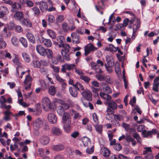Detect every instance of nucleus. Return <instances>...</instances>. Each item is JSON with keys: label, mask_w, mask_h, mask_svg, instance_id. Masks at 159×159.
Returning <instances> with one entry per match:
<instances>
[{"label": "nucleus", "mask_w": 159, "mask_h": 159, "mask_svg": "<svg viewBox=\"0 0 159 159\" xmlns=\"http://www.w3.org/2000/svg\"><path fill=\"white\" fill-rule=\"evenodd\" d=\"M144 128V126L143 125H140L137 127V130L138 132H141L142 131V134L143 135V137L147 138L149 136L152 137L153 135H155L157 133V130L155 129H152L151 131H147L146 130L143 129Z\"/></svg>", "instance_id": "f257e3e1"}, {"label": "nucleus", "mask_w": 159, "mask_h": 159, "mask_svg": "<svg viewBox=\"0 0 159 159\" xmlns=\"http://www.w3.org/2000/svg\"><path fill=\"white\" fill-rule=\"evenodd\" d=\"M42 102L43 108L45 111H48L52 108V106L48 98H43L42 99Z\"/></svg>", "instance_id": "f03ea898"}, {"label": "nucleus", "mask_w": 159, "mask_h": 159, "mask_svg": "<svg viewBox=\"0 0 159 159\" xmlns=\"http://www.w3.org/2000/svg\"><path fill=\"white\" fill-rule=\"evenodd\" d=\"M32 80L33 78L29 74L25 76V80L23 82L24 85L25 89H29L31 88Z\"/></svg>", "instance_id": "7ed1b4c3"}, {"label": "nucleus", "mask_w": 159, "mask_h": 159, "mask_svg": "<svg viewBox=\"0 0 159 159\" xmlns=\"http://www.w3.org/2000/svg\"><path fill=\"white\" fill-rule=\"evenodd\" d=\"M97 48L94 47L91 43H89L84 47V53L85 56H87L91 52H93L97 50Z\"/></svg>", "instance_id": "20e7f679"}, {"label": "nucleus", "mask_w": 159, "mask_h": 159, "mask_svg": "<svg viewBox=\"0 0 159 159\" xmlns=\"http://www.w3.org/2000/svg\"><path fill=\"white\" fill-rule=\"evenodd\" d=\"M14 58L13 59V62L14 64L18 66L16 68L17 74L18 75L19 74V70L21 69V67L20 66V62L18 57L17 55L15 54Z\"/></svg>", "instance_id": "39448f33"}, {"label": "nucleus", "mask_w": 159, "mask_h": 159, "mask_svg": "<svg viewBox=\"0 0 159 159\" xmlns=\"http://www.w3.org/2000/svg\"><path fill=\"white\" fill-rule=\"evenodd\" d=\"M81 94L83 98L87 100L90 101L92 100V94L91 92L88 90H84L81 93Z\"/></svg>", "instance_id": "423d86ee"}, {"label": "nucleus", "mask_w": 159, "mask_h": 159, "mask_svg": "<svg viewBox=\"0 0 159 159\" xmlns=\"http://www.w3.org/2000/svg\"><path fill=\"white\" fill-rule=\"evenodd\" d=\"M9 12L7 8L5 6L0 7V18H2L7 15Z\"/></svg>", "instance_id": "0eeeda50"}, {"label": "nucleus", "mask_w": 159, "mask_h": 159, "mask_svg": "<svg viewBox=\"0 0 159 159\" xmlns=\"http://www.w3.org/2000/svg\"><path fill=\"white\" fill-rule=\"evenodd\" d=\"M47 118L48 121L52 124H55L57 122V118L56 115L53 113L48 114Z\"/></svg>", "instance_id": "6e6552de"}, {"label": "nucleus", "mask_w": 159, "mask_h": 159, "mask_svg": "<svg viewBox=\"0 0 159 159\" xmlns=\"http://www.w3.org/2000/svg\"><path fill=\"white\" fill-rule=\"evenodd\" d=\"M101 85L102 87L103 91L107 93L110 94L112 93V91L110 87L104 82H102Z\"/></svg>", "instance_id": "1a4fd4ad"}, {"label": "nucleus", "mask_w": 159, "mask_h": 159, "mask_svg": "<svg viewBox=\"0 0 159 159\" xmlns=\"http://www.w3.org/2000/svg\"><path fill=\"white\" fill-rule=\"evenodd\" d=\"M43 121L42 119L38 118L33 122V125L36 128H39L42 126Z\"/></svg>", "instance_id": "9d476101"}, {"label": "nucleus", "mask_w": 159, "mask_h": 159, "mask_svg": "<svg viewBox=\"0 0 159 159\" xmlns=\"http://www.w3.org/2000/svg\"><path fill=\"white\" fill-rule=\"evenodd\" d=\"M41 41L46 47L49 48L52 45V43L51 41L48 39H46L42 37L41 39Z\"/></svg>", "instance_id": "9b49d317"}, {"label": "nucleus", "mask_w": 159, "mask_h": 159, "mask_svg": "<svg viewBox=\"0 0 159 159\" xmlns=\"http://www.w3.org/2000/svg\"><path fill=\"white\" fill-rule=\"evenodd\" d=\"M11 11L13 12H16L20 10L21 7V5L18 2H14L11 5Z\"/></svg>", "instance_id": "f8f14e48"}, {"label": "nucleus", "mask_w": 159, "mask_h": 159, "mask_svg": "<svg viewBox=\"0 0 159 159\" xmlns=\"http://www.w3.org/2000/svg\"><path fill=\"white\" fill-rule=\"evenodd\" d=\"M39 8L42 12H44L47 10L48 9V5L46 2L43 1H40L39 2Z\"/></svg>", "instance_id": "ddd939ff"}, {"label": "nucleus", "mask_w": 159, "mask_h": 159, "mask_svg": "<svg viewBox=\"0 0 159 159\" xmlns=\"http://www.w3.org/2000/svg\"><path fill=\"white\" fill-rule=\"evenodd\" d=\"M46 48H45L42 46L40 45H37L36 47L37 52L41 56H43L44 55Z\"/></svg>", "instance_id": "4468645a"}, {"label": "nucleus", "mask_w": 159, "mask_h": 159, "mask_svg": "<svg viewBox=\"0 0 159 159\" xmlns=\"http://www.w3.org/2000/svg\"><path fill=\"white\" fill-rule=\"evenodd\" d=\"M71 36L72 39L73 43H80L79 35L77 34L75 32H73L71 34Z\"/></svg>", "instance_id": "2eb2a0df"}, {"label": "nucleus", "mask_w": 159, "mask_h": 159, "mask_svg": "<svg viewBox=\"0 0 159 159\" xmlns=\"http://www.w3.org/2000/svg\"><path fill=\"white\" fill-rule=\"evenodd\" d=\"M52 134L55 136H59L61 134V130L58 127H53L52 129Z\"/></svg>", "instance_id": "dca6fc26"}, {"label": "nucleus", "mask_w": 159, "mask_h": 159, "mask_svg": "<svg viewBox=\"0 0 159 159\" xmlns=\"http://www.w3.org/2000/svg\"><path fill=\"white\" fill-rule=\"evenodd\" d=\"M50 139L48 136L46 135L42 136L40 139V143L43 145H46L49 142Z\"/></svg>", "instance_id": "f3484780"}, {"label": "nucleus", "mask_w": 159, "mask_h": 159, "mask_svg": "<svg viewBox=\"0 0 159 159\" xmlns=\"http://www.w3.org/2000/svg\"><path fill=\"white\" fill-rule=\"evenodd\" d=\"M52 148L54 151H59L63 150L64 148V146L62 144L53 145L52 146Z\"/></svg>", "instance_id": "a211bd4d"}, {"label": "nucleus", "mask_w": 159, "mask_h": 159, "mask_svg": "<svg viewBox=\"0 0 159 159\" xmlns=\"http://www.w3.org/2000/svg\"><path fill=\"white\" fill-rule=\"evenodd\" d=\"M100 95L102 99L107 101V102L109 101L111 99V96L110 95L102 92L100 93Z\"/></svg>", "instance_id": "6ab92c4d"}, {"label": "nucleus", "mask_w": 159, "mask_h": 159, "mask_svg": "<svg viewBox=\"0 0 159 159\" xmlns=\"http://www.w3.org/2000/svg\"><path fill=\"white\" fill-rule=\"evenodd\" d=\"M46 56L49 59L52 58L53 56V52L50 49L46 48L44 55V54L43 57Z\"/></svg>", "instance_id": "aec40b11"}, {"label": "nucleus", "mask_w": 159, "mask_h": 159, "mask_svg": "<svg viewBox=\"0 0 159 159\" xmlns=\"http://www.w3.org/2000/svg\"><path fill=\"white\" fill-rule=\"evenodd\" d=\"M69 91L71 95L73 97L77 98L78 96V93L76 88L72 87L69 88Z\"/></svg>", "instance_id": "412c9836"}, {"label": "nucleus", "mask_w": 159, "mask_h": 159, "mask_svg": "<svg viewBox=\"0 0 159 159\" xmlns=\"http://www.w3.org/2000/svg\"><path fill=\"white\" fill-rule=\"evenodd\" d=\"M21 24L28 27H31L32 26V24L31 21L29 20L24 18L21 21Z\"/></svg>", "instance_id": "4be33fe9"}, {"label": "nucleus", "mask_w": 159, "mask_h": 159, "mask_svg": "<svg viewBox=\"0 0 159 159\" xmlns=\"http://www.w3.org/2000/svg\"><path fill=\"white\" fill-rule=\"evenodd\" d=\"M26 36L29 41L32 43L35 42V38L34 35L30 32H28L26 34Z\"/></svg>", "instance_id": "5701e85b"}, {"label": "nucleus", "mask_w": 159, "mask_h": 159, "mask_svg": "<svg viewBox=\"0 0 159 159\" xmlns=\"http://www.w3.org/2000/svg\"><path fill=\"white\" fill-rule=\"evenodd\" d=\"M102 153L105 157H108L110 154L109 150L107 148L104 147L102 148Z\"/></svg>", "instance_id": "b1692460"}, {"label": "nucleus", "mask_w": 159, "mask_h": 159, "mask_svg": "<svg viewBox=\"0 0 159 159\" xmlns=\"http://www.w3.org/2000/svg\"><path fill=\"white\" fill-rule=\"evenodd\" d=\"M108 107L111 108L113 109H116L117 108V106L116 104L113 101H109L107 102Z\"/></svg>", "instance_id": "393cba45"}, {"label": "nucleus", "mask_w": 159, "mask_h": 159, "mask_svg": "<svg viewBox=\"0 0 159 159\" xmlns=\"http://www.w3.org/2000/svg\"><path fill=\"white\" fill-rule=\"evenodd\" d=\"M31 10L34 16L37 17L40 14V10L39 8L37 7H34L31 8Z\"/></svg>", "instance_id": "a878e982"}, {"label": "nucleus", "mask_w": 159, "mask_h": 159, "mask_svg": "<svg viewBox=\"0 0 159 159\" xmlns=\"http://www.w3.org/2000/svg\"><path fill=\"white\" fill-rule=\"evenodd\" d=\"M70 115L67 112H65L63 114L62 117V121L63 123H67L70 121Z\"/></svg>", "instance_id": "bb28decb"}, {"label": "nucleus", "mask_w": 159, "mask_h": 159, "mask_svg": "<svg viewBox=\"0 0 159 159\" xmlns=\"http://www.w3.org/2000/svg\"><path fill=\"white\" fill-rule=\"evenodd\" d=\"M70 112L71 116H72L74 119H77L80 118L81 116L78 112L74 110H70Z\"/></svg>", "instance_id": "cd10ccee"}, {"label": "nucleus", "mask_w": 159, "mask_h": 159, "mask_svg": "<svg viewBox=\"0 0 159 159\" xmlns=\"http://www.w3.org/2000/svg\"><path fill=\"white\" fill-rule=\"evenodd\" d=\"M15 18L17 20H20L24 16V14L22 12H17L14 15Z\"/></svg>", "instance_id": "c85d7f7f"}, {"label": "nucleus", "mask_w": 159, "mask_h": 159, "mask_svg": "<svg viewBox=\"0 0 159 159\" xmlns=\"http://www.w3.org/2000/svg\"><path fill=\"white\" fill-rule=\"evenodd\" d=\"M73 87L79 91H84V86L80 83H76L74 85H73Z\"/></svg>", "instance_id": "c756f323"}, {"label": "nucleus", "mask_w": 159, "mask_h": 159, "mask_svg": "<svg viewBox=\"0 0 159 159\" xmlns=\"http://www.w3.org/2000/svg\"><path fill=\"white\" fill-rule=\"evenodd\" d=\"M118 48V47H115L112 44H110L109 45V47H106L105 50L107 51L116 52L117 51Z\"/></svg>", "instance_id": "7c9ffc66"}, {"label": "nucleus", "mask_w": 159, "mask_h": 159, "mask_svg": "<svg viewBox=\"0 0 159 159\" xmlns=\"http://www.w3.org/2000/svg\"><path fill=\"white\" fill-rule=\"evenodd\" d=\"M56 92V88L54 86H51L48 89V92L52 96L55 95Z\"/></svg>", "instance_id": "2f4dec72"}, {"label": "nucleus", "mask_w": 159, "mask_h": 159, "mask_svg": "<svg viewBox=\"0 0 159 159\" xmlns=\"http://www.w3.org/2000/svg\"><path fill=\"white\" fill-rule=\"evenodd\" d=\"M71 49L70 45L67 44L65 43L64 45L63 49H62L61 52H69Z\"/></svg>", "instance_id": "473e14b6"}, {"label": "nucleus", "mask_w": 159, "mask_h": 159, "mask_svg": "<svg viewBox=\"0 0 159 159\" xmlns=\"http://www.w3.org/2000/svg\"><path fill=\"white\" fill-rule=\"evenodd\" d=\"M107 75H104L97 74L96 75V77L98 80L100 81H105Z\"/></svg>", "instance_id": "72a5a7b5"}, {"label": "nucleus", "mask_w": 159, "mask_h": 159, "mask_svg": "<svg viewBox=\"0 0 159 159\" xmlns=\"http://www.w3.org/2000/svg\"><path fill=\"white\" fill-rule=\"evenodd\" d=\"M19 41L24 47L27 48L28 47L27 41L25 39L21 37L19 39Z\"/></svg>", "instance_id": "f704fd0d"}, {"label": "nucleus", "mask_w": 159, "mask_h": 159, "mask_svg": "<svg viewBox=\"0 0 159 159\" xmlns=\"http://www.w3.org/2000/svg\"><path fill=\"white\" fill-rule=\"evenodd\" d=\"M22 56L24 60L27 62H29L30 60V58L29 55L26 52H23Z\"/></svg>", "instance_id": "c9c22d12"}, {"label": "nucleus", "mask_w": 159, "mask_h": 159, "mask_svg": "<svg viewBox=\"0 0 159 159\" xmlns=\"http://www.w3.org/2000/svg\"><path fill=\"white\" fill-rule=\"evenodd\" d=\"M47 33L49 36L52 39H55L56 37L55 33L52 30L48 29L47 30Z\"/></svg>", "instance_id": "e433bc0d"}, {"label": "nucleus", "mask_w": 159, "mask_h": 159, "mask_svg": "<svg viewBox=\"0 0 159 159\" xmlns=\"http://www.w3.org/2000/svg\"><path fill=\"white\" fill-rule=\"evenodd\" d=\"M97 132L101 134L102 131V126L101 125L96 124L94 125Z\"/></svg>", "instance_id": "4c0bfd02"}, {"label": "nucleus", "mask_w": 159, "mask_h": 159, "mask_svg": "<svg viewBox=\"0 0 159 159\" xmlns=\"http://www.w3.org/2000/svg\"><path fill=\"white\" fill-rule=\"evenodd\" d=\"M64 124L65 130L67 132H69L70 129V121H69L67 123H64Z\"/></svg>", "instance_id": "58836bf2"}, {"label": "nucleus", "mask_w": 159, "mask_h": 159, "mask_svg": "<svg viewBox=\"0 0 159 159\" xmlns=\"http://www.w3.org/2000/svg\"><path fill=\"white\" fill-rule=\"evenodd\" d=\"M32 65L34 67L40 68L41 66V63L39 61L37 60H34L32 63Z\"/></svg>", "instance_id": "ea45409f"}, {"label": "nucleus", "mask_w": 159, "mask_h": 159, "mask_svg": "<svg viewBox=\"0 0 159 159\" xmlns=\"http://www.w3.org/2000/svg\"><path fill=\"white\" fill-rule=\"evenodd\" d=\"M140 28V25L138 24V23H137V25H134V26L133 28V36H132V38H133V36H134V38H133L134 39L135 37V34L138 30Z\"/></svg>", "instance_id": "a19ab883"}, {"label": "nucleus", "mask_w": 159, "mask_h": 159, "mask_svg": "<svg viewBox=\"0 0 159 159\" xmlns=\"http://www.w3.org/2000/svg\"><path fill=\"white\" fill-rule=\"evenodd\" d=\"M47 21L48 24L51 25L52 23H53L55 21V18L52 15H49L48 16Z\"/></svg>", "instance_id": "79ce46f5"}, {"label": "nucleus", "mask_w": 159, "mask_h": 159, "mask_svg": "<svg viewBox=\"0 0 159 159\" xmlns=\"http://www.w3.org/2000/svg\"><path fill=\"white\" fill-rule=\"evenodd\" d=\"M65 109L61 105L58 106L57 109V112L60 116L62 115L64 113Z\"/></svg>", "instance_id": "37998d69"}, {"label": "nucleus", "mask_w": 159, "mask_h": 159, "mask_svg": "<svg viewBox=\"0 0 159 159\" xmlns=\"http://www.w3.org/2000/svg\"><path fill=\"white\" fill-rule=\"evenodd\" d=\"M68 53L61 52L63 59L67 61H69L70 59V55Z\"/></svg>", "instance_id": "c03bdc74"}, {"label": "nucleus", "mask_w": 159, "mask_h": 159, "mask_svg": "<svg viewBox=\"0 0 159 159\" xmlns=\"http://www.w3.org/2000/svg\"><path fill=\"white\" fill-rule=\"evenodd\" d=\"M106 60L107 62L108 66L112 67L113 66L114 63L113 61H112L109 57H107L106 58Z\"/></svg>", "instance_id": "a18cd8bd"}, {"label": "nucleus", "mask_w": 159, "mask_h": 159, "mask_svg": "<svg viewBox=\"0 0 159 159\" xmlns=\"http://www.w3.org/2000/svg\"><path fill=\"white\" fill-rule=\"evenodd\" d=\"M4 114L5 115L4 117V119L5 120L8 121L10 120V117L9 116L11 114V113L8 111H5L4 112Z\"/></svg>", "instance_id": "49530a36"}, {"label": "nucleus", "mask_w": 159, "mask_h": 159, "mask_svg": "<svg viewBox=\"0 0 159 159\" xmlns=\"http://www.w3.org/2000/svg\"><path fill=\"white\" fill-rule=\"evenodd\" d=\"M80 77L81 79L86 83H89L90 80V79L89 77L84 75L80 76Z\"/></svg>", "instance_id": "de8ad7c7"}, {"label": "nucleus", "mask_w": 159, "mask_h": 159, "mask_svg": "<svg viewBox=\"0 0 159 159\" xmlns=\"http://www.w3.org/2000/svg\"><path fill=\"white\" fill-rule=\"evenodd\" d=\"M115 67L116 73L117 74H120L121 73V70L119 64L118 63L116 64Z\"/></svg>", "instance_id": "09e8293b"}, {"label": "nucleus", "mask_w": 159, "mask_h": 159, "mask_svg": "<svg viewBox=\"0 0 159 159\" xmlns=\"http://www.w3.org/2000/svg\"><path fill=\"white\" fill-rule=\"evenodd\" d=\"M105 81L110 84H113V81L112 79L107 75Z\"/></svg>", "instance_id": "8fccbe9b"}, {"label": "nucleus", "mask_w": 159, "mask_h": 159, "mask_svg": "<svg viewBox=\"0 0 159 159\" xmlns=\"http://www.w3.org/2000/svg\"><path fill=\"white\" fill-rule=\"evenodd\" d=\"M114 110L115 109H113L111 108L108 107L107 110V115L108 116H110L112 114H113L114 113Z\"/></svg>", "instance_id": "3c124183"}, {"label": "nucleus", "mask_w": 159, "mask_h": 159, "mask_svg": "<svg viewBox=\"0 0 159 159\" xmlns=\"http://www.w3.org/2000/svg\"><path fill=\"white\" fill-rule=\"evenodd\" d=\"M93 118L94 122L96 124H98L99 123V121L98 116L95 113H93Z\"/></svg>", "instance_id": "603ef678"}, {"label": "nucleus", "mask_w": 159, "mask_h": 159, "mask_svg": "<svg viewBox=\"0 0 159 159\" xmlns=\"http://www.w3.org/2000/svg\"><path fill=\"white\" fill-rule=\"evenodd\" d=\"M65 66L66 69L70 70L74 69L75 66L74 64H65Z\"/></svg>", "instance_id": "864d4df0"}, {"label": "nucleus", "mask_w": 159, "mask_h": 159, "mask_svg": "<svg viewBox=\"0 0 159 159\" xmlns=\"http://www.w3.org/2000/svg\"><path fill=\"white\" fill-rule=\"evenodd\" d=\"M11 41L12 44L15 46H17L18 45V41L17 38L15 37H13L12 38Z\"/></svg>", "instance_id": "5fc2aeb1"}, {"label": "nucleus", "mask_w": 159, "mask_h": 159, "mask_svg": "<svg viewBox=\"0 0 159 159\" xmlns=\"http://www.w3.org/2000/svg\"><path fill=\"white\" fill-rule=\"evenodd\" d=\"M144 149H145V150H144L143 152V154L144 155L148 154V152H152L151 147H146Z\"/></svg>", "instance_id": "6e6d98bb"}, {"label": "nucleus", "mask_w": 159, "mask_h": 159, "mask_svg": "<svg viewBox=\"0 0 159 159\" xmlns=\"http://www.w3.org/2000/svg\"><path fill=\"white\" fill-rule=\"evenodd\" d=\"M122 126L125 129L126 131H129V129L130 125L125 123H123Z\"/></svg>", "instance_id": "4d7b16f0"}, {"label": "nucleus", "mask_w": 159, "mask_h": 159, "mask_svg": "<svg viewBox=\"0 0 159 159\" xmlns=\"http://www.w3.org/2000/svg\"><path fill=\"white\" fill-rule=\"evenodd\" d=\"M114 149L117 151H120L121 149V146L120 144L117 143L114 146Z\"/></svg>", "instance_id": "13d9d810"}, {"label": "nucleus", "mask_w": 159, "mask_h": 159, "mask_svg": "<svg viewBox=\"0 0 159 159\" xmlns=\"http://www.w3.org/2000/svg\"><path fill=\"white\" fill-rule=\"evenodd\" d=\"M113 116L114 117V119L116 120L120 121L122 118V116L119 114H113Z\"/></svg>", "instance_id": "bf43d9fd"}, {"label": "nucleus", "mask_w": 159, "mask_h": 159, "mask_svg": "<svg viewBox=\"0 0 159 159\" xmlns=\"http://www.w3.org/2000/svg\"><path fill=\"white\" fill-rule=\"evenodd\" d=\"M64 20V17L62 15H59L56 19V21L57 23L61 22Z\"/></svg>", "instance_id": "052dcab7"}, {"label": "nucleus", "mask_w": 159, "mask_h": 159, "mask_svg": "<svg viewBox=\"0 0 159 159\" xmlns=\"http://www.w3.org/2000/svg\"><path fill=\"white\" fill-rule=\"evenodd\" d=\"M2 98L3 99V101L2 102V105L1 107L2 108H4L6 109V105L5 104V103L6 102V100L5 99L4 96H2Z\"/></svg>", "instance_id": "680f3d73"}, {"label": "nucleus", "mask_w": 159, "mask_h": 159, "mask_svg": "<svg viewBox=\"0 0 159 159\" xmlns=\"http://www.w3.org/2000/svg\"><path fill=\"white\" fill-rule=\"evenodd\" d=\"M50 67L53 69L54 72L56 73H58L60 69L58 66H56L53 65H51Z\"/></svg>", "instance_id": "e2e57ef3"}, {"label": "nucleus", "mask_w": 159, "mask_h": 159, "mask_svg": "<svg viewBox=\"0 0 159 159\" xmlns=\"http://www.w3.org/2000/svg\"><path fill=\"white\" fill-rule=\"evenodd\" d=\"M94 151V149L93 147L90 148H88L86 149V152L89 154H92L93 152Z\"/></svg>", "instance_id": "0e129e2a"}, {"label": "nucleus", "mask_w": 159, "mask_h": 159, "mask_svg": "<svg viewBox=\"0 0 159 159\" xmlns=\"http://www.w3.org/2000/svg\"><path fill=\"white\" fill-rule=\"evenodd\" d=\"M62 28L65 32H67L68 30H69V26L66 23H64L63 24Z\"/></svg>", "instance_id": "69168bd1"}, {"label": "nucleus", "mask_w": 159, "mask_h": 159, "mask_svg": "<svg viewBox=\"0 0 159 159\" xmlns=\"http://www.w3.org/2000/svg\"><path fill=\"white\" fill-rule=\"evenodd\" d=\"M124 27L122 24H118L116 25V27L117 29L120 30H123L124 29Z\"/></svg>", "instance_id": "338daca9"}, {"label": "nucleus", "mask_w": 159, "mask_h": 159, "mask_svg": "<svg viewBox=\"0 0 159 159\" xmlns=\"http://www.w3.org/2000/svg\"><path fill=\"white\" fill-rule=\"evenodd\" d=\"M41 62L42 65L45 66H48L49 63V61L46 59L41 60Z\"/></svg>", "instance_id": "774afa93"}]
</instances>
